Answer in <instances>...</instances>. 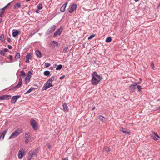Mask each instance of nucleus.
Listing matches in <instances>:
<instances>
[{
  "label": "nucleus",
  "mask_w": 160,
  "mask_h": 160,
  "mask_svg": "<svg viewBox=\"0 0 160 160\" xmlns=\"http://www.w3.org/2000/svg\"><path fill=\"white\" fill-rule=\"evenodd\" d=\"M92 78L91 80L92 83L93 85L98 84L102 78L98 75L97 72L95 71L93 72Z\"/></svg>",
  "instance_id": "obj_1"
},
{
  "label": "nucleus",
  "mask_w": 160,
  "mask_h": 160,
  "mask_svg": "<svg viewBox=\"0 0 160 160\" xmlns=\"http://www.w3.org/2000/svg\"><path fill=\"white\" fill-rule=\"evenodd\" d=\"M22 132V130L21 129H17L13 132L9 137V138L11 139L13 138L18 136Z\"/></svg>",
  "instance_id": "obj_2"
},
{
  "label": "nucleus",
  "mask_w": 160,
  "mask_h": 160,
  "mask_svg": "<svg viewBox=\"0 0 160 160\" xmlns=\"http://www.w3.org/2000/svg\"><path fill=\"white\" fill-rule=\"evenodd\" d=\"M30 123L34 130H36L37 129V124L36 121L34 119H31L30 121Z\"/></svg>",
  "instance_id": "obj_3"
},
{
  "label": "nucleus",
  "mask_w": 160,
  "mask_h": 160,
  "mask_svg": "<svg viewBox=\"0 0 160 160\" xmlns=\"http://www.w3.org/2000/svg\"><path fill=\"white\" fill-rule=\"evenodd\" d=\"M53 86V85L51 82H49L48 81H47L44 84L42 89L43 90H46L48 88Z\"/></svg>",
  "instance_id": "obj_4"
},
{
  "label": "nucleus",
  "mask_w": 160,
  "mask_h": 160,
  "mask_svg": "<svg viewBox=\"0 0 160 160\" xmlns=\"http://www.w3.org/2000/svg\"><path fill=\"white\" fill-rule=\"evenodd\" d=\"M25 154V153L24 150L22 149H21L18 152V158L19 159H22Z\"/></svg>",
  "instance_id": "obj_5"
},
{
  "label": "nucleus",
  "mask_w": 160,
  "mask_h": 160,
  "mask_svg": "<svg viewBox=\"0 0 160 160\" xmlns=\"http://www.w3.org/2000/svg\"><path fill=\"white\" fill-rule=\"evenodd\" d=\"M56 26L53 25L50 27L46 32L47 34L49 35L53 32L55 29Z\"/></svg>",
  "instance_id": "obj_6"
},
{
  "label": "nucleus",
  "mask_w": 160,
  "mask_h": 160,
  "mask_svg": "<svg viewBox=\"0 0 160 160\" xmlns=\"http://www.w3.org/2000/svg\"><path fill=\"white\" fill-rule=\"evenodd\" d=\"M62 29H63L62 27L58 29V30L54 32V36L55 37H57L58 35H60L62 31Z\"/></svg>",
  "instance_id": "obj_7"
},
{
  "label": "nucleus",
  "mask_w": 160,
  "mask_h": 160,
  "mask_svg": "<svg viewBox=\"0 0 160 160\" xmlns=\"http://www.w3.org/2000/svg\"><path fill=\"white\" fill-rule=\"evenodd\" d=\"M136 85L137 84L134 83L130 86L129 89L130 92H132L134 91V90L136 89Z\"/></svg>",
  "instance_id": "obj_8"
},
{
  "label": "nucleus",
  "mask_w": 160,
  "mask_h": 160,
  "mask_svg": "<svg viewBox=\"0 0 160 160\" xmlns=\"http://www.w3.org/2000/svg\"><path fill=\"white\" fill-rule=\"evenodd\" d=\"M22 79L21 78L19 80V81L18 84V85H17L16 86H15L14 87L11 88L10 89V90H12L14 89H16L17 88H19L20 87V86H21V85H22Z\"/></svg>",
  "instance_id": "obj_9"
},
{
  "label": "nucleus",
  "mask_w": 160,
  "mask_h": 160,
  "mask_svg": "<svg viewBox=\"0 0 160 160\" xmlns=\"http://www.w3.org/2000/svg\"><path fill=\"white\" fill-rule=\"evenodd\" d=\"M21 96L19 95H15L13 96L12 98L11 103L12 104L15 103L16 102L18 99Z\"/></svg>",
  "instance_id": "obj_10"
},
{
  "label": "nucleus",
  "mask_w": 160,
  "mask_h": 160,
  "mask_svg": "<svg viewBox=\"0 0 160 160\" xmlns=\"http://www.w3.org/2000/svg\"><path fill=\"white\" fill-rule=\"evenodd\" d=\"M11 96L10 95H3L0 96V100H8L11 98Z\"/></svg>",
  "instance_id": "obj_11"
},
{
  "label": "nucleus",
  "mask_w": 160,
  "mask_h": 160,
  "mask_svg": "<svg viewBox=\"0 0 160 160\" xmlns=\"http://www.w3.org/2000/svg\"><path fill=\"white\" fill-rule=\"evenodd\" d=\"M77 6L76 4H72L70 10H68V12L70 13H72L74 11L76 10Z\"/></svg>",
  "instance_id": "obj_12"
},
{
  "label": "nucleus",
  "mask_w": 160,
  "mask_h": 160,
  "mask_svg": "<svg viewBox=\"0 0 160 160\" xmlns=\"http://www.w3.org/2000/svg\"><path fill=\"white\" fill-rule=\"evenodd\" d=\"M38 149H35L33 151H31L29 152V154L31 156H36L38 153Z\"/></svg>",
  "instance_id": "obj_13"
},
{
  "label": "nucleus",
  "mask_w": 160,
  "mask_h": 160,
  "mask_svg": "<svg viewBox=\"0 0 160 160\" xmlns=\"http://www.w3.org/2000/svg\"><path fill=\"white\" fill-rule=\"evenodd\" d=\"M120 131L125 133L126 135H130V134L129 130L125 128H122L121 129H120Z\"/></svg>",
  "instance_id": "obj_14"
},
{
  "label": "nucleus",
  "mask_w": 160,
  "mask_h": 160,
  "mask_svg": "<svg viewBox=\"0 0 160 160\" xmlns=\"http://www.w3.org/2000/svg\"><path fill=\"white\" fill-rule=\"evenodd\" d=\"M151 138L154 140H156L158 139L159 137L157 133L153 132L151 136Z\"/></svg>",
  "instance_id": "obj_15"
},
{
  "label": "nucleus",
  "mask_w": 160,
  "mask_h": 160,
  "mask_svg": "<svg viewBox=\"0 0 160 160\" xmlns=\"http://www.w3.org/2000/svg\"><path fill=\"white\" fill-rule=\"evenodd\" d=\"M98 118L102 122H105L107 121V118L102 116L100 115L98 117Z\"/></svg>",
  "instance_id": "obj_16"
},
{
  "label": "nucleus",
  "mask_w": 160,
  "mask_h": 160,
  "mask_svg": "<svg viewBox=\"0 0 160 160\" xmlns=\"http://www.w3.org/2000/svg\"><path fill=\"white\" fill-rule=\"evenodd\" d=\"M68 3H64L60 8V10L61 12H64L65 11V8L67 5Z\"/></svg>",
  "instance_id": "obj_17"
},
{
  "label": "nucleus",
  "mask_w": 160,
  "mask_h": 160,
  "mask_svg": "<svg viewBox=\"0 0 160 160\" xmlns=\"http://www.w3.org/2000/svg\"><path fill=\"white\" fill-rule=\"evenodd\" d=\"M31 78V77L28 75L25 78V84H27L30 81V79Z\"/></svg>",
  "instance_id": "obj_18"
},
{
  "label": "nucleus",
  "mask_w": 160,
  "mask_h": 160,
  "mask_svg": "<svg viewBox=\"0 0 160 160\" xmlns=\"http://www.w3.org/2000/svg\"><path fill=\"white\" fill-rule=\"evenodd\" d=\"M7 130H5L3 131L1 133V136L0 137V139H2V140H3L5 135L6 134L7 132Z\"/></svg>",
  "instance_id": "obj_19"
},
{
  "label": "nucleus",
  "mask_w": 160,
  "mask_h": 160,
  "mask_svg": "<svg viewBox=\"0 0 160 160\" xmlns=\"http://www.w3.org/2000/svg\"><path fill=\"white\" fill-rule=\"evenodd\" d=\"M35 54L39 58H41L42 56L41 52L38 50L36 51Z\"/></svg>",
  "instance_id": "obj_20"
},
{
  "label": "nucleus",
  "mask_w": 160,
  "mask_h": 160,
  "mask_svg": "<svg viewBox=\"0 0 160 160\" xmlns=\"http://www.w3.org/2000/svg\"><path fill=\"white\" fill-rule=\"evenodd\" d=\"M21 6V5L20 3H18L15 4L14 6V8L15 9H18L19 8H20Z\"/></svg>",
  "instance_id": "obj_21"
},
{
  "label": "nucleus",
  "mask_w": 160,
  "mask_h": 160,
  "mask_svg": "<svg viewBox=\"0 0 160 160\" xmlns=\"http://www.w3.org/2000/svg\"><path fill=\"white\" fill-rule=\"evenodd\" d=\"M20 54L19 52L17 53L15 55V61H17L20 58Z\"/></svg>",
  "instance_id": "obj_22"
},
{
  "label": "nucleus",
  "mask_w": 160,
  "mask_h": 160,
  "mask_svg": "<svg viewBox=\"0 0 160 160\" xmlns=\"http://www.w3.org/2000/svg\"><path fill=\"white\" fill-rule=\"evenodd\" d=\"M19 34V32L17 30H16L14 31H12V35L14 37H16Z\"/></svg>",
  "instance_id": "obj_23"
},
{
  "label": "nucleus",
  "mask_w": 160,
  "mask_h": 160,
  "mask_svg": "<svg viewBox=\"0 0 160 160\" xmlns=\"http://www.w3.org/2000/svg\"><path fill=\"white\" fill-rule=\"evenodd\" d=\"M62 107L64 111H66L68 109V107L66 102H64L63 104Z\"/></svg>",
  "instance_id": "obj_24"
},
{
  "label": "nucleus",
  "mask_w": 160,
  "mask_h": 160,
  "mask_svg": "<svg viewBox=\"0 0 160 160\" xmlns=\"http://www.w3.org/2000/svg\"><path fill=\"white\" fill-rule=\"evenodd\" d=\"M35 88L33 87H31L24 94H27L29 93L30 92L32 91L33 90H34L35 89Z\"/></svg>",
  "instance_id": "obj_25"
},
{
  "label": "nucleus",
  "mask_w": 160,
  "mask_h": 160,
  "mask_svg": "<svg viewBox=\"0 0 160 160\" xmlns=\"http://www.w3.org/2000/svg\"><path fill=\"white\" fill-rule=\"evenodd\" d=\"M55 77L54 76H52L50 78H49L48 80V82H52V81H53L54 79H55Z\"/></svg>",
  "instance_id": "obj_26"
},
{
  "label": "nucleus",
  "mask_w": 160,
  "mask_h": 160,
  "mask_svg": "<svg viewBox=\"0 0 160 160\" xmlns=\"http://www.w3.org/2000/svg\"><path fill=\"white\" fill-rule=\"evenodd\" d=\"M32 57V54L30 52H28L26 56V59H30Z\"/></svg>",
  "instance_id": "obj_27"
},
{
  "label": "nucleus",
  "mask_w": 160,
  "mask_h": 160,
  "mask_svg": "<svg viewBox=\"0 0 160 160\" xmlns=\"http://www.w3.org/2000/svg\"><path fill=\"white\" fill-rule=\"evenodd\" d=\"M38 31V30H35V31H32L31 33V34L29 35V36L32 37L33 35H34Z\"/></svg>",
  "instance_id": "obj_28"
},
{
  "label": "nucleus",
  "mask_w": 160,
  "mask_h": 160,
  "mask_svg": "<svg viewBox=\"0 0 160 160\" xmlns=\"http://www.w3.org/2000/svg\"><path fill=\"white\" fill-rule=\"evenodd\" d=\"M55 44L56 46L58 45V42L55 41H53L52 42L50 43V46H52V45L53 44Z\"/></svg>",
  "instance_id": "obj_29"
},
{
  "label": "nucleus",
  "mask_w": 160,
  "mask_h": 160,
  "mask_svg": "<svg viewBox=\"0 0 160 160\" xmlns=\"http://www.w3.org/2000/svg\"><path fill=\"white\" fill-rule=\"evenodd\" d=\"M62 68V65L61 64L59 65L56 68V69L57 70H60Z\"/></svg>",
  "instance_id": "obj_30"
},
{
  "label": "nucleus",
  "mask_w": 160,
  "mask_h": 160,
  "mask_svg": "<svg viewBox=\"0 0 160 160\" xmlns=\"http://www.w3.org/2000/svg\"><path fill=\"white\" fill-rule=\"evenodd\" d=\"M50 73V72L48 71H46L44 72V74L45 76H48Z\"/></svg>",
  "instance_id": "obj_31"
},
{
  "label": "nucleus",
  "mask_w": 160,
  "mask_h": 160,
  "mask_svg": "<svg viewBox=\"0 0 160 160\" xmlns=\"http://www.w3.org/2000/svg\"><path fill=\"white\" fill-rule=\"evenodd\" d=\"M112 41V38L110 37L107 38L106 40V42H109Z\"/></svg>",
  "instance_id": "obj_32"
},
{
  "label": "nucleus",
  "mask_w": 160,
  "mask_h": 160,
  "mask_svg": "<svg viewBox=\"0 0 160 160\" xmlns=\"http://www.w3.org/2000/svg\"><path fill=\"white\" fill-rule=\"evenodd\" d=\"M8 59H9L11 61V62L14 61L13 59L12 56L11 55H9L8 57Z\"/></svg>",
  "instance_id": "obj_33"
},
{
  "label": "nucleus",
  "mask_w": 160,
  "mask_h": 160,
  "mask_svg": "<svg viewBox=\"0 0 160 160\" xmlns=\"http://www.w3.org/2000/svg\"><path fill=\"white\" fill-rule=\"evenodd\" d=\"M0 40L3 41L4 40V36L3 34H2L0 36Z\"/></svg>",
  "instance_id": "obj_34"
},
{
  "label": "nucleus",
  "mask_w": 160,
  "mask_h": 160,
  "mask_svg": "<svg viewBox=\"0 0 160 160\" xmlns=\"http://www.w3.org/2000/svg\"><path fill=\"white\" fill-rule=\"evenodd\" d=\"M104 149L105 151L107 152H109L110 151V149L108 147H105L104 148Z\"/></svg>",
  "instance_id": "obj_35"
},
{
  "label": "nucleus",
  "mask_w": 160,
  "mask_h": 160,
  "mask_svg": "<svg viewBox=\"0 0 160 160\" xmlns=\"http://www.w3.org/2000/svg\"><path fill=\"white\" fill-rule=\"evenodd\" d=\"M25 138L28 139L30 138V136L28 133H26L25 134Z\"/></svg>",
  "instance_id": "obj_36"
},
{
  "label": "nucleus",
  "mask_w": 160,
  "mask_h": 160,
  "mask_svg": "<svg viewBox=\"0 0 160 160\" xmlns=\"http://www.w3.org/2000/svg\"><path fill=\"white\" fill-rule=\"evenodd\" d=\"M38 9L39 10H41L42 8V6L41 4H39L38 6Z\"/></svg>",
  "instance_id": "obj_37"
},
{
  "label": "nucleus",
  "mask_w": 160,
  "mask_h": 160,
  "mask_svg": "<svg viewBox=\"0 0 160 160\" xmlns=\"http://www.w3.org/2000/svg\"><path fill=\"white\" fill-rule=\"evenodd\" d=\"M68 47H66L63 49V52L64 53H66L67 52V50L68 49Z\"/></svg>",
  "instance_id": "obj_38"
},
{
  "label": "nucleus",
  "mask_w": 160,
  "mask_h": 160,
  "mask_svg": "<svg viewBox=\"0 0 160 160\" xmlns=\"http://www.w3.org/2000/svg\"><path fill=\"white\" fill-rule=\"evenodd\" d=\"M137 87L138 90V91L139 92H141V90L142 89L141 86L139 85H138Z\"/></svg>",
  "instance_id": "obj_39"
},
{
  "label": "nucleus",
  "mask_w": 160,
  "mask_h": 160,
  "mask_svg": "<svg viewBox=\"0 0 160 160\" xmlns=\"http://www.w3.org/2000/svg\"><path fill=\"white\" fill-rule=\"evenodd\" d=\"M21 76L22 77H24L25 76V73L23 70L21 72Z\"/></svg>",
  "instance_id": "obj_40"
},
{
  "label": "nucleus",
  "mask_w": 160,
  "mask_h": 160,
  "mask_svg": "<svg viewBox=\"0 0 160 160\" xmlns=\"http://www.w3.org/2000/svg\"><path fill=\"white\" fill-rule=\"evenodd\" d=\"M45 65L46 67L48 68L50 66L51 64L49 62H46L45 63Z\"/></svg>",
  "instance_id": "obj_41"
},
{
  "label": "nucleus",
  "mask_w": 160,
  "mask_h": 160,
  "mask_svg": "<svg viewBox=\"0 0 160 160\" xmlns=\"http://www.w3.org/2000/svg\"><path fill=\"white\" fill-rule=\"evenodd\" d=\"M4 12L3 11L0 10V17H2L4 13Z\"/></svg>",
  "instance_id": "obj_42"
},
{
  "label": "nucleus",
  "mask_w": 160,
  "mask_h": 160,
  "mask_svg": "<svg viewBox=\"0 0 160 160\" xmlns=\"http://www.w3.org/2000/svg\"><path fill=\"white\" fill-rule=\"evenodd\" d=\"M47 146L49 149H51L52 148V146L49 143H48L46 144Z\"/></svg>",
  "instance_id": "obj_43"
},
{
  "label": "nucleus",
  "mask_w": 160,
  "mask_h": 160,
  "mask_svg": "<svg viewBox=\"0 0 160 160\" xmlns=\"http://www.w3.org/2000/svg\"><path fill=\"white\" fill-rule=\"evenodd\" d=\"M95 36V35L94 34V35H90L88 38V40H90L92 38H94Z\"/></svg>",
  "instance_id": "obj_44"
},
{
  "label": "nucleus",
  "mask_w": 160,
  "mask_h": 160,
  "mask_svg": "<svg viewBox=\"0 0 160 160\" xmlns=\"http://www.w3.org/2000/svg\"><path fill=\"white\" fill-rule=\"evenodd\" d=\"M0 54L2 56H3L5 55V53L3 51L0 50Z\"/></svg>",
  "instance_id": "obj_45"
},
{
  "label": "nucleus",
  "mask_w": 160,
  "mask_h": 160,
  "mask_svg": "<svg viewBox=\"0 0 160 160\" xmlns=\"http://www.w3.org/2000/svg\"><path fill=\"white\" fill-rule=\"evenodd\" d=\"M151 66L152 67V68L153 69L154 68V65L153 63V62H151Z\"/></svg>",
  "instance_id": "obj_46"
},
{
  "label": "nucleus",
  "mask_w": 160,
  "mask_h": 160,
  "mask_svg": "<svg viewBox=\"0 0 160 160\" xmlns=\"http://www.w3.org/2000/svg\"><path fill=\"white\" fill-rule=\"evenodd\" d=\"M7 8V7H6V6H5L3 8H2V9H1V10H2V11H4L5 10H6Z\"/></svg>",
  "instance_id": "obj_47"
},
{
  "label": "nucleus",
  "mask_w": 160,
  "mask_h": 160,
  "mask_svg": "<svg viewBox=\"0 0 160 160\" xmlns=\"http://www.w3.org/2000/svg\"><path fill=\"white\" fill-rule=\"evenodd\" d=\"M8 51V50L7 48H4L3 49V51L4 52H6Z\"/></svg>",
  "instance_id": "obj_48"
},
{
  "label": "nucleus",
  "mask_w": 160,
  "mask_h": 160,
  "mask_svg": "<svg viewBox=\"0 0 160 160\" xmlns=\"http://www.w3.org/2000/svg\"><path fill=\"white\" fill-rule=\"evenodd\" d=\"M65 77V75H63L62 76L60 77L59 78V79H60L62 80V79H63Z\"/></svg>",
  "instance_id": "obj_49"
},
{
  "label": "nucleus",
  "mask_w": 160,
  "mask_h": 160,
  "mask_svg": "<svg viewBox=\"0 0 160 160\" xmlns=\"http://www.w3.org/2000/svg\"><path fill=\"white\" fill-rule=\"evenodd\" d=\"M8 48L9 49H12V47L11 45H8Z\"/></svg>",
  "instance_id": "obj_50"
},
{
  "label": "nucleus",
  "mask_w": 160,
  "mask_h": 160,
  "mask_svg": "<svg viewBox=\"0 0 160 160\" xmlns=\"http://www.w3.org/2000/svg\"><path fill=\"white\" fill-rule=\"evenodd\" d=\"M8 40V42H9V43H10V42L11 41V39H10V38H8V40Z\"/></svg>",
  "instance_id": "obj_51"
},
{
  "label": "nucleus",
  "mask_w": 160,
  "mask_h": 160,
  "mask_svg": "<svg viewBox=\"0 0 160 160\" xmlns=\"http://www.w3.org/2000/svg\"><path fill=\"white\" fill-rule=\"evenodd\" d=\"M26 62L27 63H29V59H26Z\"/></svg>",
  "instance_id": "obj_52"
},
{
  "label": "nucleus",
  "mask_w": 160,
  "mask_h": 160,
  "mask_svg": "<svg viewBox=\"0 0 160 160\" xmlns=\"http://www.w3.org/2000/svg\"><path fill=\"white\" fill-rule=\"evenodd\" d=\"M25 142L26 143H27L28 142V138H26Z\"/></svg>",
  "instance_id": "obj_53"
},
{
  "label": "nucleus",
  "mask_w": 160,
  "mask_h": 160,
  "mask_svg": "<svg viewBox=\"0 0 160 160\" xmlns=\"http://www.w3.org/2000/svg\"><path fill=\"white\" fill-rule=\"evenodd\" d=\"M39 10L38 9H37L36 10V12L37 13H39Z\"/></svg>",
  "instance_id": "obj_54"
},
{
  "label": "nucleus",
  "mask_w": 160,
  "mask_h": 160,
  "mask_svg": "<svg viewBox=\"0 0 160 160\" xmlns=\"http://www.w3.org/2000/svg\"><path fill=\"white\" fill-rule=\"evenodd\" d=\"M62 160H68V158H63Z\"/></svg>",
  "instance_id": "obj_55"
},
{
  "label": "nucleus",
  "mask_w": 160,
  "mask_h": 160,
  "mask_svg": "<svg viewBox=\"0 0 160 160\" xmlns=\"http://www.w3.org/2000/svg\"><path fill=\"white\" fill-rule=\"evenodd\" d=\"M10 3H9L7 5H6L5 6L7 8L8 6H9L10 5Z\"/></svg>",
  "instance_id": "obj_56"
},
{
  "label": "nucleus",
  "mask_w": 160,
  "mask_h": 160,
  "mask_svg": "<svg viewBox=\"0 0 160 160\" xmlns=\"http://www.w3.org/2000/svg\"><path fill=\"white\" fill-rule=\"evenodd\" d=\"M95 108V107L94 106L92 109V110H94Z\"/></svg>",
  "instance_id": "obj_57"
},
{
  "label": "nucleus",
  "mask_w": 160,
  "mask_h": 160,
  "mask_svg": "<svg viewBox=\"0 0 160 160\" xmlns=\"http://www.w3.org/2000/svg\"><path fill=\"white\" fill-rule=\"evenodd\" d=\"M28 74H32V73L30 71H28Z\"/></svg>",
  "instance_id": "obj_58"
},
{
  "label": "nucleus",
  "mask_w": 160,
  "mask_h": 160,
  "mask_svg": "<svg viewBox=\"0 0 160 160\" xmlns=\"http://www.w3.org/2000/svg\"><path fill=\"white\" fill-rule=\"evenodd\" d=\"M135 83H136L137 85L138 84H139L140 83H141V82H135Z\"/></svg>",
  "instance_id": "obj_59"
},
{
  "label": "nucleus",
  "mask_w": 160,
  "mask_h": 160,
  "mask_svg": "<svg viewBox=\"0 0 160 160\" xmlns=\"http://www.w3.org/2000/svg\"><path fill=\"white\" fill-rule=\"evenodd\" d=\"M4 62H2L1 63V65H2L3 64V63Z\"/></svg>",
  "instance_id": "obj_60"
},
{
  "label": "nucleus",
  "mask_w": 160,
  "mask_h": 160,
  "mask_svg": "<svg viewBox=\"0 0 160 160\" xmlns=\"http://www.w3.org/2000/svg\"><path fill=\"white\" fill-rule=\"evenodd\" d=\"M135 2H138L139 0H134Z\"/></svg>",
  "instance_id": "obj_61"
},
{
  "label": "nucleus",
  "mask_w": 160,
  "mask_h": 160,
  "mask_svg": "<svg viewBox=\"0 0 160 160\" xmlns=\"http://www.w3.org/2000/svg\"><path fill=\"white\" fill-rule=\"evenodd\" d=\"M31 0H26V1H27V2H28V1H30Z\"/></svg>",
  "instance_id": "obj_62"
},
{
  "label": "nucleus",
  "mask_w": 160,
  "mask_h": 160,
  "mask_svg": "<svg viewBox=\"0 0 160 160\" xmlns=\"http://www.w3.org/2000/svg\"><path fill=\"white\" fill-rule=\"evenodd\" d=\"M1 21H2V20L0 19V23L1 22Z\"/></svg>",
  "instance_id": "obj_63"
}]
</instances>
